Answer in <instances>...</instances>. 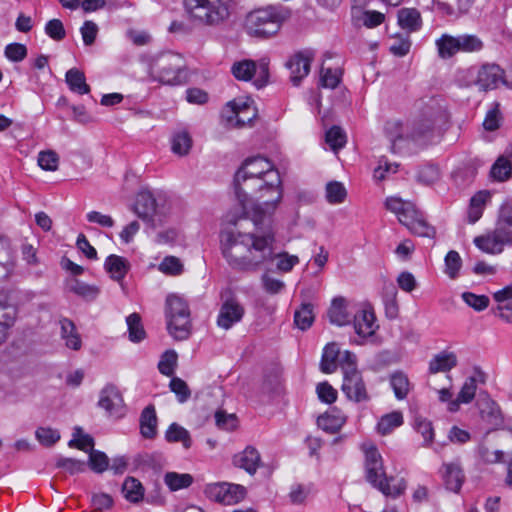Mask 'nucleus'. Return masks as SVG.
Here are the masks:
<instances>
[{
  "label": "nucleus",
  "instance_id": "nucleus-1",
  "mask_svg": "<svg viewBox=\"0 0 512 512\" xmlns=\"http://www.w3.org/2000/svg\"><path fill=\"white\" fill-rule=\"evenodd\" d=\"M274 234L269 230L263 234L225 232L222 234L221 249L228 264L235 270L255 272L260 267L278 258L277 269L289 272L299 262V258L288 253L275 255Z\"/></svg>",
  "mask_w": 512,
  "mask_h": 512
},
{
  "label": "nucleus",
  "instance_id": "nucleus-2",
  "mask_svg": "<svg viewBox=\"0 0 512 512\" xmlns=\"http://www.w3.org/2000/svg\"><path fill=\"white\" fill-rule=\"evenodd\" d=\"M252 182H256L258 192L261 193L259 199L265 198L264 193H270L273 196L269 200L253 205L252 220L255 226H258L275 212L281 202L282 181L278 170L265 157L256 156L246 159L234 177L235 194L243 209H247L250 203L247 190L253 188Z\"/></svg>",
  "mask_w": 512,
  "mask_h": 512
},
{
  "label": "nucleus",
  "instance_id": "nucleus-3",
  "mask_svg": "<svg viewBox=\"0 0 512 512\" xmlns=\"http://www.w3.org/2000/svg\"><path fill=\"white\" fill-rule=\"evenodd\" d=\"M417 109L408 136L416 143L426 144L434 138L437 127L447 121L446 106L441 98L432 96L420 99Z\"/></svg>",
  "mask_w": 512,
  "mask_h": 512
},
{
  "label": "nucleus",
  "instance_id": "nucleus-4",
  "mask_svg": "<svg viewBox=\"0 0 512 512\" xmlns=\"http://www.w3.org/2000/svg\"><path fill=\"white\" fill-rule=\"evenodd\" d=\"M290 17V9L281 5H268L247 13L243 28L251 37L268 39L277 35Z\"/></svg>",
  "mask_w": 512,
  "mask_h": 512
},
{
  "label": "nucleus",
  "instance_id": "nucleus-5",
  "mask_svg": "<svg viewBox=\"0 0 512 512\" xmlns=\"http://www.w3.org/2000/svg\"><path fill=\"white\" fill-rule=\"evenodd\" d=\"M183 6L194 24L219 27L229 20L233 3L232 0H183Z\"/></svg>",
  "mask_w": 512,
  "mask_h": 512
},
{
  "label": "nucleus",
  "instance_id": "nucleus-6",
  "mask_svg": "<svg viewBox=\"0 0 512 512\" xmlns=\"http://www.w3.org/2000/svg\"><path fill=\"white\" fill-rule=\"evenodd\" d=\"M474 244L488 254H499L505 246H512V203L501 205L493 231L475 237Z\"/></svg>",
  "mask_w": 512,
  "mask_h": 512
},
{
  "label": "nucleus",
  "instance_id": "nucleus-7",
  "mask_svg": "<svg viewBox=\"0 0 512 512\" xmlns=\"http://www.w3.org/2000/svg\"><path fill=\"white\" fill-rule=\"evenodd\" d=\"M149 71L154 80L165 85H181L187 81L184 59L177 53L167 52L152 58Z\"/></svg>",
  "mask_w": 512,
  "mask_h": 512
},
{
  "label": "nucleus",
  "instance_id": "nucleus-8",
  "mask_svg": "<svg viewBox=\"0 0 512 512\" xmlns=\"http://www.w3.org/2000/svg\"><path fill=\"white\" fill-rule=\"evenodd\" d=\"M165 318L168 333L178 341L189 338L192 330L190 309L187 302L175 295L170 294L165 302Z\"/></svg>",
  "mask_w": 512,
  "mask_h": 512
},
{
  "label": "nucleus",
  "instance_id": "nucleus-9",
  "mask_svg": "<svg viewBox=\"0 0 512 512\" xmlns=\"http://www.w3.org/2000/svg\"><path fill=\"white\" fill-rule=\"evenodd\" d=\"M365 472L367 481L386 496L396 498L406 489V482L403 479L397 485L390 486L382 457L375 446L365 450Z\"/></svg>",
  "mask_w": 512,
  "mask_h": 512
},
{
  "label": "nucleus",
  "instance_id": "nucleus-10",
  "mask_svg": "<svg viewBox=\"0 0 512 512\" xmlns=\"http://www.w3.org/2000/svg\"><path fill=\"white\" fill-rule=\"evenodd\" d=\"M233 76L240 81H250L255 75L257 78L253 84L257 89L267 85L269 80V62L267 59H261L258 64L250 59H244L235 62L231 67Z\"/></svg>",
  "mask_w": 512,
  "mask_h": 512
},
{
  "label": "nucleus",
  "instance_id": "nucleus-11",
  "mask_svg": "<svg viewBox=\"0 0 512 512\" xmlns=\"http://www.w3.org/2000/svg\"><path fill=\"white\" fill-rule=\"evenodd\" d=\"M204 493L212 501L223 505H234L245 498L246 489L239 484L221 482L208 484Z\"/></svg>",
  "mask_w": 512,
  "mask_h": 512
},
{
  "label": "nucleus",
  "instance_id": "nucleus-12",
  "mask_svg": "<svg viewBox=\"0 0 512 512\" xmlns=\"http://www.w3.org/2000/svg\"><path fill=\"white\" fill-rule=\"evenodd\" d=\"M314 59V52L306 49L295 53L286 63L290 71V81L293 86H299L310 72L311 63Z\"/></svg>",
  "mask_w": 512,
  "mask_h": 512
},
{
  "label": "nucleus",
  "instance_id": "nucleus-13",
  "mask_svg": "<svg viewBox=\"0 0 512 512\" xmlns=\"http://www.w3.org/2000/svg\"><path fill=\"white\" fill-rule=\"evenodd\" d=\"M252 104L253 101L249 99L246 101L233 100L228 102L226 108L231 113V115L227 116L228 122L232 123L234 121V126L238 128L250 125L257 116V109Z\"/></svg>",
  "mask_w": 512,
  "mask_h": 512
},
{
  "label": "nucleus",
  "instance_id": "nucleus-14",
  "mask_svg": "<svg viewBox=\"0 0 512 512\" xmlns=\"http://www.w3.org/2000/svg\"><path fill=\"white\" fill-rule=\"evenodd\" d=\"M341 389L349 400L356 403L366 402L370 399L360 371L346 372Z\"/></svg>",
  "mask_w": 512,
  "mask_h": 512
},
{
  "label": "nucleus",
  "instance_id": "nucleus-15",
  "mask_svg": "<svg viewBox=\"0 0 512 512\" xmlns=\"http://www.w3.org/2000/svg\"><path fill=\"white\" fill-rule=\"evenodd\" d=\"M244 313L245 309L240 302L235 297L230 296L221 305L217 317V325L228 330L242 320Z\"/></svg>",
  "mask_w": 512,
  "mask_h": 512
},
{
  "label": "nucleus",
  "instance_id": "nucleus-16",
  "mask_svg": "<svg viewBox=\"0 0 512 512\" xmlns=\"http://www.w3.org/2000/svg\"><path fill=\"white\" fill-rule=\"evenodd\" d=\"M98 405L109 415H120L123 412L124 401L114 385H107L100 392Z\"/></svg>",
  "mask_w": 512,
  "mask_h": 512
},
{
  "label": "nucleus",
  "instance_id": "nucleus-17",
  "mask_svg": "<svg viewBox=\"0 0 512 512\" xmlns=\"http://www.w3.org/2000/svg\"><path fill=\"white\" fill-rule=\"evenodd\" d=\"M504 71L496 64H485L478 71L476 85L483 91L492 90L498 87L500 82L504 83Z\"/></svg>",
  "mask_w": 512,
  "mask_h": 512
},
{
  "label": "nucleus",
  "instance_id": "nucleus-18",
  "mask_svg": "<svg viewBox=\"0 0 512 512\" xmlns=\"http://www.w3.org/2000/svg\"><path fill=\"white\" fill-rule=\"evenodd\" d=\"M261 462L259 452L252 446L246 447L242 452L236 454L233 458L235 466L244 469L250 475L256 473Z\"/></svg>",
  "mask_w": 512,
  "mask_h": 512
},
{
  "label": "nucleus",
  "instance_id": "nucleus-19",
  "mask_svg": "<svg viewBox=\"0 0 512 512\" xmlns=\"http://www.w3.org/2000/svg\"><path fill=\"white\" fill-rule=\"evenodd\" d=\"M156 199L150 191H141L136 198L134 211L139 218L150 221L156 213Z\"/></svg>",
  "mask_w": 512,
  "mask_h": 512
},
{
  "label": "nucleus",
  "instance_id": "nucleus-20",
  "mask_svg": "<svg viewBox=\"0 0 512 512\" xmlns=\"http://www.w3.org/2000/svg\"><path fill=\"white\" fill-rule=\"evenodd\" d=\"M375 315L372 311L362 309L353 317L355 332L363 337H370L377 328Z\"/></svg>",
  "mask_w": 512,
  "mask_h": 512
},
{
  "label": "nucleus",
  "instance_id": "nucleus-21",
  "mask_svg": "<svg viewBox=\"0 0 512 512\" xmlns=\"http://www.w3.org/2000/svg\"><path fill=\"white\" fill-rule=\"evenodd\" d=\"M327 316L331 324L345 326L350 324L351 316L347 311V302L344 297H336L332 300L327 311Z\"/></svg>",
  "mask_w": 512,
  "mask_h": 512
},
{
  "label": "nucleus",
  "instance_id": "nucleus-22",
  "mask_svg": "<svg viewBox=\"0 0 512 512\" xmlns=\"http://www.w3.org/2000/svg\"><path fill=\"white\" fill-rule=\"evenodd\" d=\"M386 208L395 213L398 217V220L401 224H404L409 220V218L415 215V211L417 210L415 205L409 201H403L398 197H389L385 201Z\"/></svg>",
  "mask_w": 512,
  "mask_h": 512
},
{
  "label": "nucleus",
  "instance_id": "nucleus-23",
  "mask_svg": "<svg viewBox=\"0 0 512 512\" xmlns=\"http://www.w3.org/2000/svg\"><path fill=\"white\" fill-rule=\"evenodd\" d=\"M444 483L448 490L452 492H459L464 482L465 476L459 463H445L443 464Z\"/></svg>",
  "mask_w": 512,
  "mask_h": 512
},
{
  "label": "nucleus",
  "instance_id": "nucleus-24",
  "mask_svg": "<svg viewBox=\"0 0 512 512\" xmlns=\"http://www.w3.org/2000/svg\"><path fill=\"white\" fill-rule=\"evenodd\" d=\"M399 26L409 33L416 32L422 27V18L416 8H401L397 13Z\"/></svg>",
  "mask_w": 512,
  "mask_h": 512
},
{
  "label": "nucleus",
  "instance_id": "nucleus-25",
  "mask_svg": "<svg viewBox=\"0 0 512 512\" xmlns=\"http://www.w3.org/2000/svg\"><path fill=\"white\" fill-rule=\"evenodd\" d=\"M104 268L113 280L121 282L130 269V263L126 258L112 254L106 258Z\"/></svg>",
  "mask_w": 512,
  "mask_h": 512
},
{
  "label": "nucleus",
  "instance_id": "nucleus-26",
  "mask_svg": "<svg viewBox=\"0 0 512 512\" xmlns=\"http://www.w3.org/2000/svg\"><path fill=\"white\" fill-rule=\"evenodd\" d=\"M403 225H405L411 233L420 237L434 238L436 234L435 228L423 218L418 210H416L415 215L409 218Z\"/></svg>",
  "mask_w": 512,
  "mask_h": 512
},
{
  "label": "nucleus",
  "instance_id": "nucleus-27",
  "mask_svg": "<svg viewBox=\"0 0 512 512\" xmlns=\"http://www.w3.org/2000/svg\"><path fill=\"white\" fill-rule=\"evenodd\" d=\"M140 432L144 438L152 439L157 433V416L155 407L148 405L140 416Z\"/></svg>",
  "mask_w": 512,
  "mask_h": 512
},
{
  "label": "nucleus",
  "instance_id": "nucleus-28",
  "mask_svg": "<svg viewBox=\"0 0 512 512\" xmlns=\"http://www.w3.org/2000/svg\"><path fill=\"white\" fill-rule=\"evenodd\" d=\"M498 303L499 317L506 322H512V286H506L493 295Z\"/></svg>",
  "mask_w": 512,
  "mask_h": 512
},
{
  "label": "nucleus",
  "instance_id": "nucleus-29",
  "mask_svg": "<svg viewBox=\"0 0 512 512\" xmlns=\"http://www.w3.org/2000/svg\"><path fill=\"white\" fill-rule=\"evenodd\" d=\"M458 364L457 356L453 352H440L435 355L429 363V372L432 374L438 372H448Z\"/></svg>",
  "mask_w": 512,
  "mask_h": 512
},
{
  "label": "nucleus",
  "instance_id": "nucleus-30",
  "mask_svg": "<svg viewBox=\"0 0 512 512\" xmlns=\"http://www.w3.org/2000/svg\"><path fill=\"white\" fill-rule=\"evenodd\" d=\"M318 425L324 431L329 433H336L346 422V416L339 410L334 408L331 412H328L318 418Z\"/></svg>",
  "mask_w": 512,
  "mask_h": 512
},
{
  "label": "nucleus",
  "instance_id": "nucleus-31",
  "mask_svg": "<svg viewBox=\"0 0 512 512\" xmlns=\"http://www.w3.org/2000/svg\"><path fill=\"white\" fill-rule=\"evenodd\" d=\"M65 81L72 92L80 95L90 92V86L86 83L85 74L78 68L69 69L66 72Z\"/></svg>",
  "mask_w": 512,
  "mask_h": 512
},
{
  "label": "nucleus",
  "instance_id": "nucleus-32",
  "mask_svg": "<svg viewBox=\"0 0 512 512\" xmlns=\"http://www.w3.org/2000/svg\"><path fill=\"white\" fill-rule=\"evenodd\" d=\"M490 197V192L479 191L470 199L468 208L469 223L474 224L482 217L484 207Z\"/></svg>",
  "mask_w": 512,
  "mask_h": 512
},
{
  "label": "nucleus",
  "instance_id": "nucleus-33",
  "mask_svg": "<svg viewBox=\"0 0 512 512\" xmlns=\"http://www.w3.org/2000/svg\"><path fill=\"white\" fill-rule=\"evenodd\" d=\"M389 381L396 399L404 400L407 398L411 390V383L408 376L404 372L396 371L392 373L390 375Z\"/></svg>",
  "mask_w": 512,
  "mask_h": 512
},
{
  "label": "nucleus",
  "instance_id": "nucleus-34",
  "mask_svg": "<svg viewBox=\"0 0 512 512\" xmlns=\"http://www.w3.org/2000/svg\"><path fill=\"white\" fill-rule=\"evenodd\" d=\"M60 325L61 336L65 340V345L70 349L79 350L82 346V341L74 323L67 318H63L60 320Z\"/></svg>",
  "mask_w": 512,
  "mask_h": 512
},
{
  "label": "nucleus",
  "instance_id": "nucleus-35",
  "mask_svg": "<svg viewBox=\"0 0 512 512\" xmlns=\"http://www.w3.org/2000/svg\"><path fill=\"white\" fill-rule=\"evenodd\" d=\"M67 288L70 292L89 301L96 299L100 292L97 286L89 285L76 278L67 281Z\"/></svg>",
  "mask_w": 512,
  "mask_h": 512
},
{
  "label": "nucleus",
  "instance_id": "nucleus-36",
  "mask_svg": "<svg viewBox=\"0 0 512 512\" xmlns=\"http://www.w3.org/2000/svg\"><path fill=\"white\" fill-rule=\"evenodd\" d=\"M340 356V350L336 343H329L324 347L320 363L321 371L324 373H333L337 368V361Z\"/></svg>",
  "mask_w": 512,
  "mask_h": 512
},
{
  "label": "nucleus",
  "instance_id": "nucleus-37",
  "mask_svg": "<svg viewBox=\"0 0 512 512\" xmlns=\"http://www.w3.org/2000/svg\"><path fill=\"white\" fill-rule=\"evenodd\" d=\"M165 439L170 443L180 442L185 449L192 446V439L189 431L177 423H172L165 433Z\"/></svg>",
  "mask_w": 512,
  "mask_h": 512
},
{
  "label": "nucleus",
  "instance_id": "nucleus-38",
  "mask_svg": "<svg viewBox=\"0 0 512 512\" xmlns=\"http://www.w3.org/2000/svg\"><path fill=\"white\" fill-rule=\"evenodd\" d=\"M436 46L438 54L442 59H448L459 52V41L457 37L443 34L439 39L436 40Z\"/></svg>",
  "mask_w": 512,
  "mask_h": 512
},
{
  "label": "nucleus",
  "instance_id": "nucleus-39",
  "mask_svg": "<svg viewBox=\"0 0 512 512\" xmlns=\"http://www.w3.org/2000/svg\"><path fill=\"white\" fill-rule=\"evenodd\" d=\"M122 492L124 497L133 503L139 502L144 496V488L141 482L134 477L126 478L122 486Z\"/></svg>",
  "mask_w": 512,
  "mask_h": 512
},
{
  "label": "nucleus",
  "instance_id": "nucleus-40",
  "mask_svg": "<svg viewBox=\"0 0 512 512\" xmlns=\"http://www.w3.org/2000/svg\"><path fill=\"white\" fill-rule=\"evenodd\" d=\"M72 436V439L68 442L69 447L77 448L88 453L94 449L93 437L89 434H85L80 426L74 427Z\"/></svg>",
  "mask_w": 512,
  "mask_h": 512
},
{
  "label": "nucleus",
  "instance_id": "nucleus-41",
  "mask_svg": "<svg viewBox=\"0 0 512 512\" xmlns=\"http://www.w3.org/2000/svg\"><path fill=\"white\" fill-rule=\"evenodd\" d=\"M397 290L393 284L384 287L383 302L387 318L393 320L398 317L399 307L396 300Z\"/></svg>",
  "mask_w": 512,
  "mask_h": 512
},
{
  "label": "nucleus",
  "instance_id": "nucleus-42",
  "mask_svg": "<svg viewBox=\"0 0 512 512\" xmlns=\"http://www.w3.org/2000/svg\"><path fill=\"white\" fill-rule=\"evenodd\" d=\"M491 177L499 182L508 180L512 176V164L505 156H499L490 170Z\"/></svg>",
  "mask_w": 512,
  "mask_h": 512
},
{
  "label": "nucleus",
  "instance_id": "nucleus-43",
  "mask_svg": "<svg viewBox=\"0 0 512 512\" xmlns=\"http://www.w3.org/2000/svg\"><path fill=\"white\" fill-rule=\"evenodd\" d=\"M402 424V413L400 411H393L381 417L377 424V430L381 435H387Z\"/></svg>",
  "mask_w": 512,
  "mask_h": 512
},
{
  "label": "nucleus",
  "instance_id": "nucleus-44",
  "mask_svg": "<svg viewBox=\"0 0 512 512\" xmlns=\"http://www.w3.org/2000/svg\"><path fill=\"white\" fill-rule=\"evenodd\" d=\"M128 326L129 340L138 343L145 339L146 332L141 322V317L138 313H132L126 318Z\"/></svg>",
  "mask_w": 512,
  "mask_h": 512
},
{
  "label": "nucleus",
  "instance_id": "nucleus-45",
  "mask_svg": "<svg viewBox=\"0 0 512 512\" xmlns=\"http://www.w3.org/2000/svg\"><path fill=\"white\" fill-rule=\"evenodd\" d=\"M192 146V139L187 131H180L174 134L172 138V151L179 156H185L189 153Z\"/></svg>",
  "mask_w": 512,
  "mask_h": 512
},
{
  "label": "nucleus",
  "instance_id": "nucleus-46",
  "mask_svg": "<svg viewBox=\"0 0 512 512\" xmlns=\"http://www.w3.org/2000/svg\"><path fill=\"white\" fill-rule=\"evenodd\" d=\"M164 481L170 490L177 491L189 487L193 483V477L187 473L168 472L165 474Z\"/></svg>",
  "mask_w": 512,
  "mask_h": 512
},
{
  "label": "nucleus",
  "instance_id": "nucleus-47",
  "mask_svg": "<svg viewBox=\"0 0 512 512\" xmlns=\"http://www.w3.org/2000/svg\"><path fill=\"white\" fill-rule=\"evenodd\" d=\"M314 321L313 306L310 303H304L299 310L295 311L294 322L301 330L308 329Z\"/></svg>",
  "mask_w": 512,
  "mask_h": 512
},
{
  "label": "nucleus",
  "instance_id": "nucleus-48",
  "mask_svg": "<svg viewBox=\"0 0 512 512\" xmlns=\"http://www.w3.org/2000/svg\"><path fill=\"white\" fill-rule=\"evenodd\" d=\"M178 355L175 350H166L158 363V369L165 376H173L177 367Z\"/></svg>",
  "mask_w": 512,
  "mask_h": 512
},
{
  "label": "nucleus",
  "instance_id": "nucleus-49",
  "mask_svg": "<svg viewBox=\"0 0 512 512\" xmlns=\"http://www.w3.org/2000/svg\"><path fill=\"white\" fill-rule=\"evenodd\" d=\"M325 141L336 152L345 146L346 134L339 126H333L326 132Z\"/></svg>",
  "mask_w": 512,
  "mask_h": 512
},
{
  "label": "nucleus",
  "instance_id": "nucleus-50",
  "mask_svg": "<svg viewBox=\"0 0 512 512\" xmlns=\"http://www.w3.org/2000/svg\"><path fill=\"white\" fill-rule=\"evenodd\" d=\"M347 192L342 183L333 181L326 185V199L331 204L342 203L346 198Z\"/></svg>",
  "mask_w": 512,
  "mask_h": 512
},
{
  "label": "nucleus",
  "instance_id": "nucleus-51",
  "mask_svg": "<svg viewBox=\"0 0 512 512\" xmlns=\"http://www.w3.org/2000/svg\"><path fill=\"white\" fill-rule=\"evenodd\" d=\"M88 464L96 473H103L109 467V459L104 452L92 449L89 452Z\"/></svg>",
  "mask_w": 512,
  "mask_h": 512
},
{
  "label": "nucleus",
  "instance_id": "nucleus-52",
  "mask_svg": "<svg viewBox=\"0 0 512 512\" xmlns=\"http://www.w3.org/2000/svg\"><path fill=\"white\" fill-rule=\"evenodd\" d=\"M414 429L423 436V445L427 446L433 441L434 431L432 423L426 418L416 416L414 419Z\"/></svg>",
  "mask_w": 512,
  "mask_h": 512
},
{
  "label": "nucleus",
  "instance_id": "nucleus-53",
  "mask_svg": "<svg viewBox=\"0 0 512 512\" xmlns=\"http://www.w3.org/2000/svg\"><path fill=\"white\" fill-rule=\"evenodd\" d=\"M410 48L411 40L409 34H397L394 36V43L390 46L389 50L393 55L403 57L409 53Z\"/></svg>",
  "mask_w": 512,
  "mask_h": 512
},
{
  "label": "nucleus",
  "instance_id": "nucleus-54",
  "mask_svg": "<svg viewBox=\"0 0 512 512\" xmlns=\"http://www.w3.org/2000/svg\"><path fill=\"white\" fill-rule=\"evenodd\" d=\"M462 299L469 307L473 308L476 311L485 310L490 303L488 296L477 295L472 292L462 293Z\"/></svg>",
  "mask_w": 512,
  "mask_h": 512
},
{
  "label": "nucleus",
  "instance_id": "nucleus-55",
  "mask_svg": "<svg viewBox=\"0 0 512 512\" xmlns=\"http://www.w3.org/2000/svg\"><path fill=\"white\" fill-rule=\"evenodd\" d=\"M462 260L459 253L455 250H451L445 257V272L451 278L457 277L458 272L461 268Z\"/></svg>",
  "mask_w": 512,
  "mask_h": 512
},
{
  "label": "nucleus",
  "instance_id": "nucleus-56",
  "mask_svg": "<svg viewBox=\"0 0 512 512\" xmlns=\"http://www.w3.org/2000/svg\"><path fill=\"white\" fill-rule=\"evenodd\" d=\"M36 439L44 446H52L60 439L57 430L50 427H39L35 432Z\"/></svg>",
  "mask_w": 512,
  "mask_h": 512
},
{
  "label": "nucleus",
  "instance_id": "nucleus-57",
  "mask_svg": "<svg viewBox=\"0 0 512 512\" xmlns=\"http://www.w3.org/2000/svg\"><path fill=\"white\" fill-rule=\"evenodd\" d=\"M159 270L167 275H179L183 271V264L175 256H167L159 264Z\"/></svg>",
  "mask_w": 512,
  "mask_h": 512
},
{
  "label": "nucleus",
  "instance_id": "nucleus-58",
  "mask_svg": "<svg viewBox=\"0 0 512 512\" xmlns=\"http://www.w3.org/2000/svg\"><path fill=\"white\" fill-rule=\"evenodd\" d=\"M38 164L43 170L55 171L58 168L59 157L52 150L42 151L38 156Z\"/></svg>",
  "mask_w": 512,
  "mask_h": 512
},
{
  "label": "nucleus",
  "instance_id": "nucleus-59",
  "mask_svg": "<svg viewBox=\"0 0 512 512\" xmlns=\"http://www.w3.org/2000/svg\"><path fill=\"white\" fill-rule=\"evenodd\" d=\"M457 40L459 41V51L474 52L483 47L482 41L475 35H460L457 36Z\"/></svg>",
  "mask_w": 512,
  "mask_h": 512
},
{
  "label": "nucleus",
  "instance_id": "nucleus-60",
  "mask_svg": "<svg viewBox=\"0 0 512 512\" xmlns=\"http://www.w3.org/2000/svg\"><path fill=\"white\" fill-rule=\"evenodd\" d=\"M45 33L55 41H61L66 36L64 25L59 19L49 20L45 25Z\"/></svg>",
  "mask_w": 512,
  "mask_h": 512
},
{
  "label": "nucleus",
  "instance_id": "nucleus-61",
  "mask_svg": "<svg viewBox=\"0 0 512 512\" xmlns=\"http://www.w3.org/2000/svg\"><path fill=\"white\" fill-rule=\"evenodd\" d=\"M476 388V378L468 377L465 380L460 392L458 393V400L462 403H470L475 397Z\"/></svg>",
  "mask_w": 512,
  "mask_h": 512
},
{
  "label": "nucleus",
  "instance_id": "nucleus-62",
  "mask_svg": "<svg viewBox=\"0 0 512 512\" xmlns=\"http://www.w3.org/2000/svg\"><path fill=\"white\" fill-rule=\"evenodd\" d=\"M58 468H63L70 474H77L85 471L86 464L84 461L73 458H59L56 462Z\"/></svg>",
  "mask_w": 512,
  "mask_h": 512
},
{
  "label": "nucleus",
  "instance_id": "nucleus-63",
  "mask_svg": "<svg viewBox=\"0 0 512 512\" xmlns=\"http://www.w3.org/2000/svg\"><path fill=\"white\" fill-rule=\"evenodd\" d=\"M169 386L171 391L177 395L178 400L181 403L187 401L191 395V391L188 388L186 382L178 377H173L170 381Z\"/></svg>",
  "mask_w": 512,
  "mask_h": 512
},
{
  "label": "nucleus",
  "instance_id": "nucleus-64",
  "mask_svg": "<svg viewBox=\"0 0 512 512\" xmlns=\"http://www.w3.org/2000/svg\"><path fill=\"white\" fill-rule=\"evenodd\" d=\"M5 56L13 62H20L27 56V48L21 43H11L5 47Z\"/></svg>",
  "mask_w": 512,
  "mask_h": 512
}]
</instances>
